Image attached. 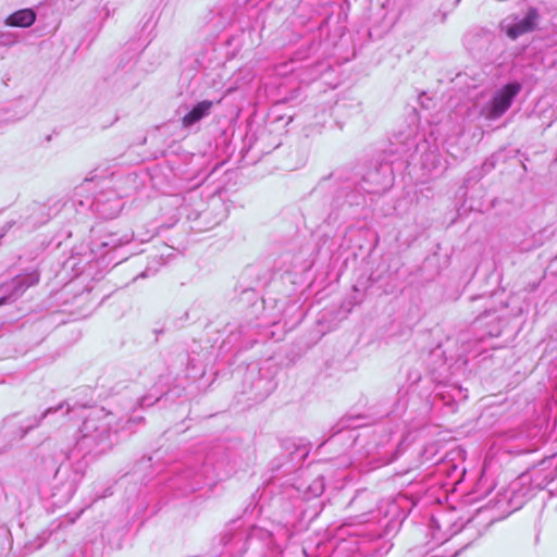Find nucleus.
I'll list each match as a JSON object with an SVG mask.
<instances>
[{
    "instance_id": "nucleus-1",
    "label": "nucleus",
    "mask_w": 557,
    "mask_h": 557,
    "mask_svg": "<svg viewBox=\"0 0 557 557\" xmlns=\"http://www.w3.org/2000/svg\"><path fill=\"white\" fill-rule=\"evenodd\" d=\"M520 90L521 85L517 82L506 84L491 100L490 116L497 119L503 115L510 108L513 98Z\"/></svg>"
},
{
    "instance_id": "nucleus-2",
    "label": "nucleus",
    "mask_w": 557,
    "mask_h": 557,
    "mask_svg": "<svg viewBox=\"0 0 557 557\" xmlns=\"http://www.w3.org/2000/svg\"><path fill=\"white\" fill-rule=\"evenodd\" d=\"M537 11L534 8H530L525 17L521 22L516 23L507 28V36L511 39H516L523 34L534 30L537 25Z\"/></svg>"
},
{
    "instance_id": "nucleus-3",
    "label": "nucleus",
    "mask_w": 557,
    "mask_h": 557,
    "mask_svg": "<svg viewBox=\"0 0 557 557\" xmlns=\"http://www.w3.org/2000/svg\"><path fill=\"white\" fill-rule=\"evenodd\" d=\"M36 21V13L32 9L18 10L5 18V25L11 27H29Z\"/></svg>"
},
{
    "instance_id": "nucleus-4",
    "label": "nucleus",
    "mask_w": 557,
    "mask_h": 557,
    "mask_svg": "<svg viewBox=\"0 0 557 557\" xmlns=\"http://www.w3.org/2000/svg\"><path fill=\"white\" fill-rule=\"evenodd\" d=\"M212 106V101L209 100L198 102L187 114L183 116V126L188 127L200 121L203 116L209 114Z\"/></svg>"
},
{
    "instance_id": "nucleus-5",
    "label": "nucleus",
    "mask_w": 557,
    "mask_h": 557,
    "mask_svg": "<svg viewBox=\"0 0 557 557\" xmlns=\"http://www.w3.org/2000/svg\"><path fill=\"white\" fill-rule=\"evenodd\" d=\"M5 301H7V298H5V297L0 298V306H1V305H4V304H5Z\"/></svg>"
}]
</instances>
